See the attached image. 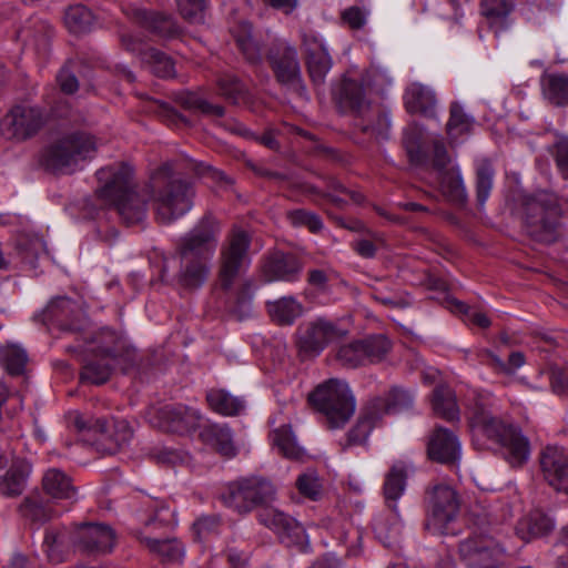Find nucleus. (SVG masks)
<instances>
[{"instance_id": "f257e3e1", "label": "nucleus", "mask_w": 568, "mask_h": 568, "mask_svg": "<svg viewBox=\"0 0 568 568\" xmlns=\"http://www.w3.org/2000/svg\"><path fill=\"white\" fill-rule=\"evenodd\" d=\"M207 166L193 160L166 161L150 172L143 191L153 204L155 219L171 224L186 214L193 206L194 189L183 178L189 171L203 175Z\"/></svg>"}, {"instance_id": "f03ea898", "label": "nucleus", "mask_w": 568, "mask_h": 568, "mask_svg": "<svg viewBox=\"0 0 568 568\" xmlns=\"http://www.w3.org/2000/svg\"><path fill=\"white\" fill-rule=\"evenodd\" d=\"M468 428L477 449L498 446L505 460L511 467H521L530 456L528 439L519 429L494 416L489 409V398L478 394L467 410Z\"/></svg>"}, {"instance_id": "7ed1b4c3", "label": "nucleus", "mask_w": 568, "mask_h": 568, "mask_svg": "<svg viewBox=\"0 0 568 568\" xmlns=\"http://www.w3.org/2000/svg\"><path fill=\"white\" fill-rule=\"evenodd\" d=\"M220 222L205 214L176 244L180 258L178 281L184 288H200L210 274V261L219 244Z\"/></svg>"}, {"instance_id": "20e7f679", "label": "nucleus", "mask_w": 568, "mask_h": 568, "mask_svg": "<svg viewBox=\"0 0 568 568\" xmlns=\"http://www.w3.org/2000/svg\"><path fill=\"white\" fill-rule=\"evenodd\" d=\"M100 187L98 197L108 206H113L128 225H135L146 217L148 204L134 190L132 171L129 166L103 168L97 172Z\"/></svg>"}, {"instance_id": "39448f33", "label": "nucleus", "mask_w": 568, "mask_h": 568, "mask_svg": "<svg viewBox=\"0 0 568 568\" xmlns=\"http://www.w3.org/2000/svg\"><path fill=\"white\" fill-rule=\"evenodd\" d=\"M516 210L524 220L530 237L540 243L556 242L562 233L560 209L556 201L545 194L536 196L517 194Z\"/></svg>"}, {"instance_id": "423d86ee", "label": "nucleus", "mask_w": 568, "mask_h": 568, "mask_svg": "<svg viewBox=\"0 0 568 568\" xmlns=\"http://www.w3.org/2000/svg\"><path fill=\"white\" fill-rule=\"evenodd\" d=\"M97 148L93 135L75 132L50 145L42 155V163L48 171L70 174L80 169L83 162L91 160Z\"/></svg>"}, {"instance_id": "0eeeda50", "label": "nucleus", "mask_w": 568, "mask_h": 568, "mask_svg": "<svg viewBox=\"0 0 568 568\" xmlns=\"http://www.w3.org/2000/svg\"><path fill=\"white\" fill-rule=\"evenodd\" d=\"M310 400L325 416L329 428L343 427L356 408L348 384L338 378H329L320 384L310 394Z\"/></svg>"}, {"instance_id": "6e6552de", "label": "nucleus", "mask_w": 568, "mask_h": 568, "mask_svg": "<svg viewBox=\"0 0 568 568\" xmlns=\"http://www.w3.org/2000/svg\"><path fill=\"white\" fill-rule=\"evenodd\" d=\"M276 489L266 478L252 476L230 483L220 498L223 505L237 514H248L275 500Z\"/></svg>"}, {"instance_id": "1a4fd4ad", "label": "nucleus", "mask_w": 568, "mask_h": 568, "mask_svg": "<svg viewBox=\"0 0 568 568\" xmlns=\"http://www.w3.org/2000/svg\"><path fill=\"white\" fill-rule=\"evenodd\" d=\"M250 245L251 237L241 227L234 226L226 235L219 256V278L223 290H230L234 280L248 266Z\"/></svg>"}, {"instance_id": "9d476101", "label": "nucleus", "mask_w": 568, "mask_h": 568, "mask_svg": "<svg viewBox=\"0 0 568 568\" xmlns=\"http://www.w3.org/2000/svg\"><path fill=\"white\" fill-rule=\"evenodd\" d=\"M69 424L75 428V430L93 432L101 436V440L108 443L104 448L106 454H115L119 449L130 443L133 437V430L130 424L124 419L111 420L104 418H93L82 415L78 412H73L69 415Z\"/></svg>"}, {"instance_id": "9b49d317", "label": "nucleus", "mask_w": 568, "mask_h": 568, "mask_svg": "<svg viewBox=\"0 0 568 568\" xmlns=\"http://www.w3.org/2000/svg\"><path fill=\"white\" fill-rule=\"evenodd\" d=\"M390 348L392 343L385 335H372L341 345L336 352V361L345 368H356L383 361Z\"/></svg>"}, {"instance_id": "f8f14e48", "label": "nucleus", "mask_w": 568, "mask_h": 568, "mask_svg": "<svg viewBox=\"0 0 568 568\" xmlns=\"http://www.w3.org/2000/svg\"><path fill=\"white\" fill-rule=\"evenodd\" d=\"M458 510L457 493L448 485H435L429 493L425 528L435 535L449 534V524L456 519Z\"/></svg>"}, {"instance_id": "ddd939ff", "label": "nucleus", "mask_w": 568, "mask_h": 568, "mask_svg": "<svg viewBox=\"0 0 568 568\" xmlns=\"http://www.w3.org/2000/svg\"><path fill=\"white\" fill-rule=\"evenodd\" d=\"M47 122L45 112L37 105H14L1 121V133L8 140L24 141L36 135Z\"/></svg>"}, {"instance_id": "4468645a", "label": "nucleus", "mask_w": 568, "mask_h": 568, "mask_svg": "<svg viewBox=\"0 0 568 568\" xmlns=\"http://www.w3.org/2000/svg\"><path fill=\"white\" fill-rule=\"evenodd\" d=\"M296 334V345L300 354L304 357H316L327 345L343 338L347 331L339 328L326 318L320 317L300 326Z\"/></svg>"}, {"instance_id": "2eb2a0df", "label": "nucleus", "mask_w": 568, "mask_h": 568, "mask_svg": "<svg viewBox=\"0 0 568 568\" xmlns=\"http://www.w3.org/2000/svg\"><path fill=\"white\" fill-rule=\"evenodd\" d=\"M148 419L153 427L163 432L187 434L199 427L201 414L197 409L182 404H169L151 407Z\"/></svg>"}, {"instance_id": "dca6fc26", "label": "nucleus", "mask_w": 568, "mask_h": 568, "mask_svg": "<svg viewBox=\"0 0 568 568\" xmlns=\"http://www.w3.org/2000/svg\"><path fill=\"white\" fill-rule=\"evenodd\" d=\"M275 77L282 84L305 90L296 49L285 40H276L267 53Z\"/></svg>"}, {"instance_id": "f3484780", "label": "nucleus", "mask_w": 568, "mask_h": 568, "mask_svg": "<svg viewBox=\"0 0 568 568\" xmlns=\"http://www.w3.org/2000/svg\"><path fill=\"white\" fill-rule=\"evenodd\" d=\"M459 557L469 568H496L504 549L488 536H470L459 544Z\"/></svg>"}, {"instance_id": "a211bd4d", "label": "nucleus", "mask_w": 568, "mask_h": 568, "mask_svg": "<svg viewBox=\"0 0 568 568\" xmlns=\"http://www.w3.org/2000/svg\"><path fill=\"white\" fill-rule=\"evenodd\" d=\"M406 486V471L404 467L395 465L390 468L386 475L384 483V497L387 507L394 514V521L389 528L383 519L375 521V530L382 538L385 535L386 538H394L400 532V520L396 506L397 499L403 495Z\"/></svg>"}, {"instance_id": "6ab92c4d", "label": "nucleus", "mask_w": 568, "mask_h": 568, "mask_svg": "<svg viewBox=\"0 0 568 568\" xmlns=\"http://www.w3.org/2000/svg\"><path fill=\"white\" fill-rule=\"evenodd\" d=\"M71 539L83 551L105 554L112 550L115 542V534L108 525L85 523L77 528Z\"/></svg>"}, {"instance_id": "aec40b11", "label": "nucleus", "mask_w": 568, "mask_h": 568, "mask_svg": "<svg viewBox=\"0 0 568 568\" xmlns=\"http://www.w3.org/2000/svg\"><path fill=\"white\" fill-rule=\"evenodd\" d=\"M544 479L556 491L568 494V452L558 446H547L540 455Z\"/></svg>"}, {"instance_id": "412c9836", "label": "nucleus", "mask_w": 568, "mask_h": 568, "mask_svg": "<svg viewBox=\"0 0 568 568\" xmlns=\"http://www.w3.org/2000/svg\"><path fill=\"white\" fill-rule=\"evenodd\" d=\"M334 99L343 112L364 115L369 110V102L366 99L364 89V79L361 74L355 77L344 75L334 90Z\"/></svg>"}, {"instance_id": "4be33fe9", "label": "nucleus", "mask_w": 568, "mask_h": 568, "mask_svg": "<svg viewBox=\"0 0 568 568\" xmlns=\"http://www.w3.org/2000/svg\"><path fill=\"white\" fill-rule=\"evenodd\" d=\"M302 45L306 53V65L311 80L315 85L324 83L333 62L322 39L314 33H303Z\"/></svg>"}, {"instance_id": "5701e85b", "label": "nucleus", "mask_w": 568, "mask_h": 568, "mask_svg": "<svg viewBox=\"0 0 568 568\" xmlns=\"http://www.w3.org/2000/svg\"><path fill=\"white\" fill-rule=\"evenodd\" d=\"M427 453L432 460L454 464L460 457V443L453 432L437 427L429 436Z\"/></svg>"}, {"instance_id": "b1692460", "label": "nucleus", "mask_w": 568, "mask_h": 568, "mask_svg": "<svg viewBox=\"0 0 568 568\" xmlns=\"http://www.w3.org/2000/svg\"><path fill=\"white\" fill-rule=\"evenodd\" d=\"M258 521L274 530L281 538H290L292 541H301L305 537V530L294 518L283 511L266 505L258 513Z\"/></svg>"}, {"instance_id": "393cba45", "label": "nucleus", "mask_w": 568, "mask_h": 568, "mask_svg": "<svg viewBox=\"0 0 568 568\" xmlns=\"http://www.w3.org/2000/svg\"><path fill=\"white\" fill-rule=\"evenodd\" d=\"M82 314L79 305L65 296L53 298L45 308L48 321L57 324L63 331L77 332L82 329L80 315Z\"/></svg>"}, {"instance_id": "a878e982", "label": "nucleus", "mask_w": 568, "mask_h": 568, "mask_svg": "<svg viewBox=\"0 0 568 568\" xmlns=\"http://www.w3.org/2000/svg\"><path fill=\"white\" fill-rule=\"evenodd\" d=\"M301 271L300 260L290 253L276 252L263 265V274L268 282H294L298 278Z\"/></svg>"}, {"instance_id": "bb28decb", "label": "nucleus", "mask_w": 568, "mask_h": 568, "mask_svg": "<svg viewBox=\"0 0 568 568\" xmlns=\"http://www.w3.org/2000/svg\"><path fill=\"white\" fill-rule=\"evenodd\" d=\"M122 44L126 50L142 55L143 61L150 64L151 71L160 78H170L174 74V63L170 57L154 48L142 49L141 43L131 36H122Z\"/></svg>"}, {"instance_id": "cd10ccee", "label": "nucleus", "mask_w": 568, "mask_h": 568, "mask_svg": "<svg viewBox=\"0 0 568 568\" xmlns=\"http://www.w3.org/2000/svg\"><path fill=\"white\" fill-rule=\"evenodd\" d=\"M406 110L409 113H420L427 118L436 115V95L434 91L420 83H412L404 94Z\"/></svg>"}, {"instance_id": "c85d7f7f", "label": "nucleus", "mask_w": 568, "mask_h": 568, "mask_svg": "<svg viewBox=\"0 0 568 568\" xmlns=\"http://www.w3.org/2000/svg\"><path fill=\"white\" fill-rule=\"evenodd\" d=\"M200 437L222 456L232 458L236 455L233 433L226 424H209L203 427Z\"/></svg>"}, {"instance_id": "c756f323", "label": "nucleus", "mask_w": 568, "mask_h": 568, "mask_svg": "<svg viewBox=\"0 0 568 568\" xmlns=\"http://www.w3.org/2000/svg\"><path fill=\"white\" fill-rule=\"evenodd\" d=\"M134 18L141 27L159 38H173L179 33V27L171 16L136 9Z\"/></svg>"}, {"instance_id": "7c9ffc66", "label": "nucleus", "mask_w": 568, "mask_h": 568, "mask_svg": "<svg viewBox=\"0 0 568 568\" xmlns=\"http://www.w3.org/2000/svg\"><path fill=\"white\" fill-rule=\"evenodd\" d=\"M542 98L551 105L568 106V74L560 72L544 73L540 77Z\"/></svg>"}, {"instance_id": "2f4dec72", "label": "nucleus", "mask_w": 568, "mask_h": 568, "mask_svg": "<svg viewBox=\"0 0 568 568\" xmlns=\"http://www.w3.org/2000/svg\"><path fill=\"white\" fill-rule=\"evenodd\" d=\"M42 487L44 491L54 499L77 500V488L71 478L60 469H48L42 477Z\"/></svg>"}, {"instance_id": "473e14b6", "label": "nucleus", "mask_w": 568, "mask_h": 568, "mask_svg": "<svg viewBox=\"0 0 568 568\" xmlns=\"http://www.w3.org/2000/svg\"><path fill=\"white\" fill-rule=\"evenodd\" d=\"M414 396L409 390L399 386H393L384 396H376L368 403L369 405L378 402L377 412L382 419L386 414L400 413L413 405Z\"/></svg>"}, {"instance_id": "72a5a7b5", "label": "nucleus", "mask_w": 568, "mask_h": 568, "mask_svg": "<svg viewBox=\"0 0 568 568\" xmlns=\"http://www.w3.org/2000/svg\"><path fill=\"white\" fill-rule=\"evenodd\" d=\"M554 527V520L549 516L540 510H534L518 523L516 534L523 540L529 541L546 536Z\"/></svg>"}, {"instance_id": "f704fd0d", "label": "nucleus", "mask_w": 568, "mask_h": 568, "mask_svg": "<svg viewBox=\"0 0 568 568\" xmlns=\"http://www.w3.org/2000/svg\"><path fill=\"white\" fill-rule=\"evenodd\" d=\"M377 405L378 402L374 405H369V403L365 405L355 426L347 434L346 446L362 445L367 440L372 429L382 420Z\"/></svg>"}, {"instance_id": "c9c22d12", "label": "nucleus", "mask_w": 568, "mask_h": 568, "mask_svg": "<svg viewBox=\"0 0 568 568\" xmlns=\"http://www.w3.org/2000/svg\"><path fill=\"white\" fill-rule=\"evenodd\" d=\"M432 406L434 413L447 422L459 420L460 412L454 390L447 385H438L433 390Z\"/></svg>"}, {"instance_id": "e433bc0d", "label": "nucleus", "mask_w": 568, "mask_h": 568, "mask_svg": "<svg viewBox=\"0 0 568 568\" xmlns=\"http://www.w3.org/2000/svg\"><path fill=\"white\" fill-rule=\"evenodd\" d=\"M51 33L52 28L45 21L32 19L18 31L17 37L37 51H45Z\"/></svg>"}, {"instance_id": "4c0bfd02", "label": "nucleus", "mask_w": 568, "mask_h": 568, "mask_svg": "<svg viewBox=\"0 0 568 568\" xmlns=\"http://www.w3.org/2000/svg\"><path fill=\"white\" fill-rule=\"evenodd\" d=\"M211 409L223 416H236L245 409L243 398L233 396L225 389H211L206 394Z\"/></svg>"}, {"instance_id": "58836bf2", "label": "nucleus", "mask_w": 568, "mask_h": 568, "mask_svg": "<svg viewBox=\"0 0 568 568\" xmlns=\"http://www.w3.org/2000/svg\"><path fill=\"white\" fill-rule=\"evenodd\" d=\"M139 539L151 552L156 554L164 561H180L184 556V548L176 539H159L146 536L144 532H140Z\"/></svg>"}, {"instance_id": "ea45409f", "label": "nucleus", "mask_w": 568, "mask_h": 568, "mask_svg": "<svg viewBox=\"0 0 568 568\" xmlns=\"http://www.w3.org/2000/svg\"><path fill=\"white\" fill-rule=\"evenodd\" d=\"M30 465L24 462L13 464L3 477H0V495L6 497L19 496L30 474Z\"/></svg>"}, {"instance_id": "a19ab883", "label": "nucleus", "mask_w": 568, "mask_h": 568, "mask_svg": "<svg viewBox=\"0 0 568 568\" xmlns=\"http://www.w3.org/2000/svg\"><path fill=\"white\" fill-rule=\"evenodd\" d=\"M443 194L452 202L464 204L467 201V190L457 166L438 174Z\"/></svg>"}, {"instance_id": "79ce46f5", "label": "nucleus", "mask_w": 568, "mask_h": 568, "mask_svg": "<svg viewBox=\"0 0 568 568\" xmlns=\"http://www.w3.org/2000/svg\"><path fill=\"white\" fill-rule=\"evenodd\" d=\"M239 49L245 60L252 64L262 60V50L260 43L252 37V26L247 21H241L233 30Z\"/></svg>"}, {"instance_id": "37998d69", "label": "nucleus", "mask_w": 568, "mask_h": 568, "mask_svg": "<svg viewBox=\"0 0 568 568\" xmlns=\"http://www.w3.org/2000/svg\"><path fill=\"white\" fill-rule=\"evenodd\" d=\"M268 313L280 325H292L303 314V306L294 297L286 296L267 304Z\"/></svg>"}, {"instance_id": "c03bdc74", "label": "nucleus", "mask_w": 568, "mask_h": 568, "mask_svg": "<svg viewBox=\"0 0 568 568\" xmlns=\"http://www.w3.org/2000/svg\"><path fill=\"white\" fill-rule=\"evenodd\" d=\"M113 368L110 357L93 353V357L82 367L81 379L90 384H103L110 378Z\"/></svg>"}, {"instance_id": "a18cd8bd", "label": "nucleus", "mask_w": 568, "mask_h": 568, "mask_svg": "<svg viewBox=\"0 0 568 568\" xmlns=\"http://www.w3.org/2000/svg\"><path fill=\"white\" fill-rule=\"evenodd\" d=\"M150 515L144 521L145 530L168 529L176 525L175 514L164 500H150Z\"/></svg>"}, {"instance_id": "49530a36", "label": "nucleus", "mask_w": 568, "mask_h": 568, "mask_svg": "<svg viewBox=\"0 0 568 568\" xmlns=\"http://www.w3.org/2000/svg\"><path fill=\"white\" fill-rule=\"evenodd\" d=\"M271 440L273 446L285 458L300 460L305 455L304 449L297 444L288 425H283L276 428L271 434Z\"/></svg>"}, {"instance_id": "de8ad7c7", "label": "nucleus", "mask_w": 568, "mask_h": 568, "mask_svg": "<svg viewBox=\"0 0 568 568\" xmlns=\"http://www.w3.org/2000/svg\"><path fill=\"white\" fill-rule=\"evenodd\" d=\"M481 13L488 20L490 27H495L496 33L508 26V18L514 6L508 0H481Z\"/></svg>"}, {"instance_id": "09e8293b", "label": "nucleus", "mask_w": 568, "mask_h": 568, "mask_svg": "<svg viewBox=\"0 0 568 568\" xmlns=\"http://www.w3.org/2000/svg\"><path fill=\"white\" fill-rule=\"evenodd\" d=\"M16 248L21 258L33 267L36 266V261L47 253L45 242L36 234H19L16 240Z\"/></svg>"}, {"instance_id": "8fccbe9b", "label": "nucleus", "mask_w": 568, "mask_h": 568, "mask_svg": "<svg viewBox=\"0 0 568 568\" xmlns=\"http://www.w3.org/2000/svg\"><path fill=\"white\" fill-rule=\"evenodd\" d=\"M94 21L95 18L92 11L82 4L70 7L64 14V23L72 33L89 32Z\"/></svg>"}, {"instance_id": "3c124183", "label": "nucleus", "mask_w": 568, "mask_h": 568, "mask_svg": "<svg viewBox=\"0 0 568 568\" xmlns=\"http://www.w3.org/2000/svg\"><path fill=\"white\" fill-rule=\"evenodd\" d=\"M494 169L489 161L483 160L476 164V200L480 207H483L493 190L494 184Z\"/></svg>"}, {"instance_id": "603ef678", "label": "nucleus", "mask_w": 568, "mask_h": 568, "mask_svg": "<svg viewBox=\"0 0 568 568\" xmlns=\"http://www.w3.org/2000/svg\"><path fill=\"white\" fill-rule=\"evenodd\" d=\"M0 362L9 374L20 375L24 371L28 355L21 346L8 344L0 347Z\"/></svg>"}, {"instance_id": "864d4df0", "label": "nucleus", "mask_w": 568, "mask_h": 568, "mask_svg": "<svg viewBox=\"0 0 568 568\" xmlns=\"http://www.w3.org/2000/svg\"><path fill=\"white\" fill-rule=\"evenodd\" d=\"M126 339L119 333L104 328L95 338V346L88 348L94 354L103 355L106 357H116L120 347H124Z\"/></svg>"}, {"instance_id": "5fc2aeb1", "label": "nucleus", "mask_w": 568, "mask_h": 568, "mask_svg": "<svg viewBox=\"0 0 568 568\" xmlns=\"http://www.w3.org/2000/svg\"><path fill=\"white\" fill-rule=\"evenodd\" d=\"M176 101L186 110L201 112L202 114L214 118H221L224 115L223 106L212 104L194 92L180 93Z\"/></svg>"}, {"instance_id": "6e6d98bb", "label": "nucleus", "mask_w": 568, "mask_h": 568, "mask_svg": "<svg viewBox=\"0 0 568 568\" xmlns=\"http://www.w3.org/2000/svg\"><path fill=\"white\" fill-rule=\"evenodd\" d=\"M297 491L312 501L322 499L324 489L322 479L315 469H307L298 475L295 481Z\"/></svg>"}, {"instance_id": "4d7b16f0", "label": "nucleus", "mask_w": 568, "mask_h": 568, "mask_svg": "<svg viewBox=\"0 0 568 568\" xmlns=\"http://www.w3.org/2000/svg\"><path fill=\"white\" fill-rule=\"evenodd\" d=\"M474 119L466 114L462 105L457 102L450 104V116L447 122V133L456 139L464 133H468L473 128Z\"/></svg>"}, {"instance_id": "13d9d810", "label": "nucleus", "mask_w": 568, "mask_h": 568, "mask_svg": "<svg viewBox=\"0 0 568 568\" xmlns=\"http://www.w3.org/2000/svg\"><path fill=\"white\" fill-rule=\"evenodd\" d=\"M217 85L221 94L233 103H240L245 98L244 84L233 74H222L217 80Z\"/></svg>"}, {"instance_id": "bf43d9fd", "label": "nucleus", "mask_w": 568, "mask_h": 568, "mask_svg": "<svg viewBox=\"0 0 568 568\" xmlns=\"http://www.w3.org/2000/svg\"><path fill=\"white\" fill-rule=\"evenodd\" d=\"M20 513L27 519L39 524H43L53 516L52 510L37 497L26 498L20 506Z\"/></svg>"}, {"instance_id": "052dcab7", "label": "nucleus", "mask_w": 568, "mask_h": 568, "mask_svg": "<svg viewBox=\"0 0 568 568\" xmlns=\"http://www.w3.org/2000/svg\"><path fill=\"white\" fill-rule=\"evenodd\" d=\"M286 216L293 226H305L313 233H317L323 227V223L320 216L304 209L290 211L287 212Z\"/></svg>"}, {"instance_id": "680f3d73", "label": "nucleus", "mask_w": 568, "mask_h": 568, "mask_svg": "<svg viewBox=\"0 0 568 568\" xmlns=\"http://www.w3.org/2000/svg\"><path fill=\"white\" fill-rule=\"evenodd\" d=\"M181 16L191 23H200L204 18L205 0H178Z\"/></svg>"}, {"instance_id": "e2e57ef3", "label": "nucleus", "mask_w": 568, "mask_h": 568, "mask_svg": "<svg viewBox=\"0 0 568 568\" xmlns=\"http://www.w3.org/2000/svg\"><path fill=\"white\" fill-rule=\"evenodd\" d=\"M124 347H120V351L116 354V357H110L113 366H119L123 372H129L134 368L139 362V355L136 351L126 341L123 345Z\"/></svg>"}, {"instance_id": "0e129e2a", "label": "nucleus", "mask_w": 568, "mask_h": 568, "mask_svg": "<svg viewBox=\"0 0 568 568\" xmlns=\"http://www.w3.org/2000/svg\"><path fill=\"white\" fill-rule=\"evenodd\" d=\"M332 189L334 193H328L327 197L332 203H334L336 206L341 207L346 203V200L342 197L339 194H345L355 203H361L363 201V195L361 193L349 191L346 187H344L339 182L333 181L332 182Z\"/></svg>"}, {"instance_id": "69168bd1", "label": "nucleus", "mask_w": 568, "mask_h": 568, "mask_svg": "<svg viewBox=\"0 0 568 568\" xmlns=\"http://www.w3.org/2000/svg\"><path fill=\"white\" fill-rule=\"evenodd\" d=\"M372 113L376 115V119L369 121L365 130L371 129L376 134L385 136L390 128L389 112L382 108H375L372 110Z\"/></svg>"}, {"instance_id": "338daca9", "label": "nucleus", "mask_w": 568, "mask_h": 568, "mask_svg": "<svg viewBox=\"0 0 568 568\" xmlns=\"http://www.w3.org/2000/svg\"><path fill=\"white\" fill-rule=\"evenodd\" d=\"M68 534L63 530L48 529L44 536L43 546L49 557H52L57 549L67 544Z\"/></svg>"}, {"instance_id": "774afa93", "label": "nucleus", "mask_w": 568, "mask_h": 568, "mask_svg": "<svg viewBox=\"0 0 568 568\" xmlns=\"http://www.w3.org/2000/svg\"><path fill=\"white\" fill-rule=\"evenodd\" d=\"M556 164L565 179H568V138H560L554 145Z\"/></svg>"}]
</instances>
